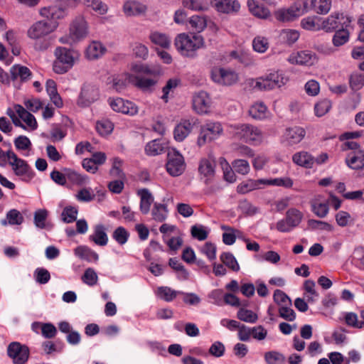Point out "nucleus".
<instances>
[{
  "mask_svg": "<svg viewBox=\"0 0 364 364\" xmlns=\"http://www.w3.org/2000/svg\"><path fill=\"white\" fill-rule=\"evenodd\" d=\"M107 160V155L102 151L92 152V173L98 170V166L102 165Z\"/></svg>",
  "mask_w": 364,
  "mask_h": 364,
  "instance_id": "nucleus-64",
  "label": "nucleus"
},
{
  "mask_svg": "<svg viewBox=\"0 0 364 364\" xmlns=\"http://www.w3.org/2000/svg\"><path fill=\"white\" fill-rule=\"evenodd\" d=\"M151 213L154 220L158 223H162L168 216L167 205L160 203H154Z\"/></svg>",
  "mask_w": 364,
  "mask_h": 364,
  "instance_id": "nucleus-33",
  "label": "nucleus"
},
{
  "mask_svg": "<svg viewBox=\"0 0 364 364\" xmlns=\"http://www.w3.org/2000/svg\"><path fill=\"white\" fill-rule=\"evenodd\" d=\"M166 167L167 172L174 177L181 176L186 170L184 157L174 148L170 149L168 151Z\"/></svg>",
  "mask_w": 364,
  "mask_h": 364,
  "instance_id": "nucleus-8",
  "label": "nucleus"
},
{
  "mask_svg": "<svg viewBox=\"0 0 364 364\" xmlns=\"http://www.w3.org/2000/svg\"><path fill=\"white\" fill-rule=\"evenodd\" d=\"M182 293L181 291H176L171 289L169 287L162 286L157 288L156 294L157 296L166 302H171L175 299L180 294Z\"/></svg>",
  "mask_w": 364,
  "mask_h": 364,
  "instance_id": "nucleus-31",
  "label": "nucleus"
},
{
  "mask_svg": "<svg viewBox=\"0 0 364 364\" xmlns=\"http://www.w3.org/2000/svg\"><path fill=\"white\" fill-rule=\"evenodd\" d=\"M210 4L218 12L223 14L237 13L240 9L237 0H210Z\"/></svg>",
  "mask_w": 364,
  "mask_h": 364,
  "instance_id": "nucleus-16",
  "label": "nucleus"
},
{
  "mask_svg": "<svg viewBox=\"0 0 364 364\" xmlns=\"http://www.w3.org/2000/svg\"><path fill=\"white\" fill-rule=\"evenodd\" d=\"M126 78L129 80V83L134 85L144 91L150 90L156 83V80L154 79L134 76L129 73L126 74Z\"/></svg>",
  "mask_w": 364,
  "mask_h": 364,
  "instance_id": "nucleus-21",
  "label": "nucleus"
},
{
  "mask_svg": "<svg viewBox=\"0 0 364 364\" xmlns=\"http://www.w3.org/2000/svg\"><path fill=\"white\" fill-rule=\"evenodd\" d=\"M8 163L14 174L23 181H28L33 177V170L28 163L17 156L11 150H8Z\"/></svg>",
  "mask_w": 364,
  "mask_h": 364,
  "instance_id": "nucleus-6",
  "label": "nucleus"
},
{
  "mask_svg": "<svg viewBox=\"0 0 364 364\" xmlns=\"http://www.w3.org/2000/svg\"><path fill=\"white\" fill-rule=\"evenodd\" d=\"M191 233L193 237L202 241L207 239L208 232L202 225H195L191 227Z\"/></svg>",
  "mask_w": 364,
  "mask_h": 364,
  "instance_id": "nucleus-61",
  "label": "nucleus"
},
{
  "mask_svg": "<svg viewBox=\"0 0 364 364\" xmlns=\"http://www.w3.org/2000/svg\"><path fill=\"white\" fill-rule=\"evenodd\" d=\"M299 32L294 29H284L280 33L282 40L289 45L294 43L299 39Z\"/></svg>",
  "mask_w": 364,
  "mask_h": 364,
  "instance_id": "nucleus-51",
  "label": "nucleus"
},
{
  "mask_svg": "<svg viewBox=\"0 0 364 364\" xmlns=\"http://www.w3.org/2000/svg\"><path fill=\"white\" fill-rule=\"evenodd\" d=\"M291 64L311 66L318 61L316 54L311 50H301L292 53L288 58Z\"/></svg>",
  "mask_w": 364,
  "mask_h": 364,
  "instance_id": "nucleus-12",
  "label": "nucleus"
},
{
  "mask_svg": "<svg viewBox=\"0 0 364 364\" xmlns=\"http://www.w3.org/2000/svg\"><path fill=\"white\" fill-rule=\"evenodd\" d=\"M34 277L36 282L41 284L48 283L50 279V272L43 267H38L35 270Z\"/></svg>",
  "mask_w": 364,
  "mask_h": 364,
  "instance_id": "nucleus-63",
  "label": "nucleus"
},
{
  "mask_svg": "<svg viewBox=\"0 0 364 364\" xmlns=\"http://www.w3.org/2000/svg\"><path fill=\"white\" fill-rule=\"evenodd\" d=\"M88 31L87 23L83 17L75 19L70 28V38L73 41H80L85 38Z\"/></svg>",
  "mask_w": 364,
  "mask_h": 364,
  "instance_id": "nucleus-14",
  "label": "nucleus"
},
{
  "mask_svg": "<svg viewBox=\"0 0 364 364\" xmlns=\"http://www.w3.org/2000/svg\"><path fill=\"white\" fill-rule=\"evenodd\" d=\"M149 38L153 44L163 48H168L171 46V38L169 36L159 31H151Z\"/></svg>",
  "mask_w": 364,
  "mask_h": 364,
  "instance_id": "nucleus-29",
  "label": "nucleus"
},
{
  "mask_svg": "<svg viewBox=\"0 0 364 364\" xmlns=\"http://www.w3.org/2000/svg\"><path fill=\"white\" fill-rule=\"evenodd\" d=\"M66 176L72 183L80 186L86 183L89 180L87 176H82L77 172L71 170L66 171Z\"/></svg>",
  "mask_w": 364,
  "mask_h": 364,
  "instance_id": "nucleus-60",
  "label": "nucleus"
},
{
  "mask_svg": "<svg viewBox=\"0 0 364 364\" xmlns=\"http://www.w3.org/2000/svg\"><path fill=\"white\" fill-rule=\"evenodd\" d=\"M347 166L354 170L364 168V151L350 152L346 159Z\"/></svg>",
  "mask_w": 364,
  "mask_h": 364,
  "instance_id": "nucleus-23",
  "label": "nucleus"
},
{
  "mask_svg": "<svg viewBox=\"0 0 364 364\" xmlns=\"http://www.w3.org/2000/svg\"><path fill=\"white\" fill-rule=\"evenodd\" d=\"M210 106V98L205 92H200L193 97V107L198 114L208 112Z\"/></svg>",
  "mask_w": 364,
  "mask_h": 364,
  "instance_id": "nucleus-19",
  "label": "nucleus"
},
{
  "mask_svg": "<svg viewBox=\"0 0 364 364\" xmlns=\"http://www.w3.org/2000/svg\"><path fill=\"white\" fill-rule=\"evenodd\" d=\"M223 129L218 122H208L201 126L200 134L197 140L198 145L202 146L206 143L217 139L222 135Z\"/></svg>",
  "mask_w": 364,
  "mask_h": 364,
  "instance_id": "nucleus-7",
  "label": "nucleus"
},
{
  "mask_svg": "<svg viewBox=\"0 0 364 364\" xmlns=\"http://www.w3.org/2000/svg\"><path fill=\"white\" fill-rule=\"evenodd\" d=\"M114 129V124L109 119H102L96 124V130L101 136L109 134Z\"/></svg>",
  "mask_w": 364,
  "mask_h": 364,
  "instance_id": "nucleus-49",
  "label": "nucleus"
},
{
  "mask_svg": "<svg viewBox=\"0 0 364 364\" xmlns=\"http://www.w3.org/2000/svg\"><path fill=\"white\" fill-rule=\"evenodd\" d=\"M311 211L318 218H323L328 213L329 204L326 200H322L318 196L311 202Z\"/></svg>",
  "mask_w": 364,
  "mask_h": 364,
  "instance_id": "nucleus-20",
  "label": "nucleus"
},
{
  "mask_svg": "<svg viewBox=\"0 0 364 364\" xmlns=\"http://www.w3.org/2000/svg\"><path fill=\"white\" fill-rule=\"evenodd\" d=\"M129 237V232L122 226L117 228L112 233L113 239L120 245H124L127 242Z\"/></svg>",
  "mask_w": 364,
  "mask_h": 364,
  "instance_id": "nucleus-50",
  "label": "nucleus"
},
{
  "mask_svg": "<svg viewBox=\"0 0 364 364\" xmlns=\"http://www.w3.org/2000/svg\"><path fill=\"white\" fill-rule=\"evenodd\" d=\"M108 102L111 108L117 112H122V114L134 116L139 112L138 107L134 102L129 100H124L120 97L115 99L109 98Z\"/></svg>",
  "mask_w": 364,
  "mask_h": 364,
  "instance_id": "nucleus-13",
  "label": "nucleus"
},
{
  "mask_svg": "<svg viewBox=\"0 0 364 364\" xmlns=\"http://www.w3.org/2000/svg\"><path fill=\"white\" fill-rule=\"evenodd\" d=\"M210 77L215 83L230 86L238 80V75L232 70L224 68H213L210 73Z\"/></svg>",
  "mask_w": 364,
  "mask_h": 364,
  "instance_id": "nucleus-10",
  "label": "nucleus"
},
{
  "mask_svg": "<svg viewBox=\"0 0 364 364\" xmlns=\"http://www.w3.org/2000/svg\"><path fill=\"white\" fill-rule=\"evenodd\" d=\"M23 222V217L21 213L16 210H10L6 213V219L1 220V225H6L7 223L9 225H21Z\"/></svg>",
  "mask_w": 364,
  "mask_h": 364,
  "instance_id": "nucleus-40",
  "label": "nucleus"
},
{
  "mask_svg": "<svg viewBox=\"0 0 364 364\" xmlns=\"http://www.w3.org/2000/svg\"><path fill=\"white\" fill-rule=\"evenodd\" d=\"M262 186H264V179H248L237 185V192L240 194H246L261 188Z\"/></svg>",
  "mask_w": 364,
  "mask_h": 364,
  "instance_id": "nucleus-26",
  "label": "nucleus"
},
{
  "mask_svg": "<svg viewBox=\"0 0 364 364\" xmlns=\"http://www.w3.org/2000/svg\"><path fill=\"white\" fill-rule=\"evenodd\" d=\"M350 87L353 90H359L364 86V74L355 73L349 77Z\"/></svg>",
  "mask_w": 364,
  "mask_h": 364,
  "instance_id": "nucleus-57",
  "label": "nucleus"
},
{
  "mask_svg": "<svg viewBox=\"0 0 364 364\" xmlns=\"http://www.w3.org/2000/svg\"><path fill=\"white\" fill-rule=\"evenodd\" d=\"M292 185L293 181L289 177L264 179V186H274L284 188H291Z\"/></svg>",
  "mask_w": 364,
  "mask_h": 364,
  "instance_id": "nucleus-48",
  "label": "nucleus"
},
{
  "mask_svg": "<svg viewBox=\"0 0 364 364\" xmlns=\"http://www.w3.org/2000/svg\"><path fill=\"white\" fill-rule=\"evenodd\" d=\"M287 81L288 78L282 72L279 70H270L257 79L254 87L262 91L272 90L282 87Z\"/></svg>",
  "mask_w": 364,
  "mask_h": 364,
  "instance_id": "nucleus-5",
  "label": "nucleus"
},
{
  "mask_svg": "<svg viewBox=\"0 0 364 364\" xmlns=\"http://www.w3.org/2000/svg\"><path fill=\"white\" fill-rule=\"evenodd\" d=\"M220 164L223 170L224 178L229 183H233L236 181V176L231 167L226 159L223 157L220 158Z\"/></svg>",
  "mask_w": 364,
  "mask_h": 364,
  "instance_id": "nucleus-46",
  "label": "nucleus"
},
{
  "mask_svg": "<svg viewBox=\"0 0 364 364\" xmlns=\"http://www.w3.org/2000/svg\"><path fill=\"white\" fill-rule=\"evenodd\" d=\"M123 12L127 16H139L144 15L147 11L146 5L136 0H129L123 5Z\"/></svg>",
  "mask_w": 364,
  "mask_h": 364,
  "instance_id": "nucleus-17",
  "label": "nucleus"
},
{
  "mask_svg": "<svg viewBox=\"0 0 364 364\" xmlns=\"http://www.w3.org/2000/svg\"><path fill=\"white\" fill-rule=\"evenodd\" d=\"M264 360L267 364H284L286 358L282 353L272 350L265 353Z\"/></svg>",
  "mask_w": 364,
  "mask_h": 364,
  "instance_id": "nucleus-44",
  "label": "nucleus"
},
{
  "mask_svg": "<svg viewBox=\"0 0 364 364\" xmlns=\"http://www.w3.org/2000/svg\"><path fill=\"white\" fill-rule=\"evenodd\" d=\"M182 5L193 11H205L209 9L208 0H183Z\"/></svg>",
  "mask_w": 364,
  "mask_h": 364,
  "instance_id": "nucleus-34",
  "label": "nucleus"
},
{
  "mask_svg": "<svg viewBox=\"0 0 364 364\" xmlns=\"http://www.w3.org/2000/svg\"><path fill=\"white\" fill-rule=\"evenodd\" d=\"M137 194L140 196V211L142 214L146 215L150 211V207L154 203V196L146 188L139 190Z\"/></svg>",
  "mask_w": 364,
  "mask_h": 364,
  "instance_id": "nucleus-25",
  "label": "nucleus"
},
{
  "mask_svg": "<svg viewBox=\"0 0 364 364\" xmlns=\"http://www.w3.org/2000/svg\"><path fill=\"white\" fill-rule=\"evenodd\" d=\"M165 144L159 139H154L146 144L145 152L149 156H156L164 151Z\"/></svg>",
  "mask_w": 364,
  "mask_h": 364,
  "instance_id": "nucleus-38",
  "label": "nucleus"
},
{
  "mask_svg": "<svg viewBox=\"0 0 364 364\" xmlns=\"http://www.w3.org/2000/svg\"><path fill=\"white\" fill-rule=\"evenodd\" d=\"M48 218V211L45 209H38L34 213L33 222L36 228L43 229Z\"/></svg>",
  "mask_w": 364,
  "mask_h": 364,
  "instance_id": "nucleus-56",
  "label": "nucleus"
},
{
  "mask_svg": "<svg viewBox=\"0 0 364 364\" xmlns=\"http://www.w3.org/2000/svg\"><path fill=\"white\" fill-rule=\"evenodd\" d=\"M321 30L326 32H332L340 28L338 14L331 15L325 19L321 20Z\"/></svg>",
  "mask_w": 364,
  "mask_h": 364,
  "instance_id": "nucleus-39",
  "label": "nucleus"
},
{
  "mask_svg": "<svg viewBox=\"0 0 364 364\" xmlns=\"http://www.w3.org/2000/svg\"><path fill=\"white\" fill-rule=\"evenodd\" d=\"M311 6L317 14H326L331 9V0H312Z\"/></svg>",
  "mask_w": 364,
  "mask_h": 364,
  "instance_id": "nucleus-43",
  "label": "nucleus"
},
{
  "mask_svg": "<svg viewBox=\"0 0 364 364\" xmlns=\"http://www.w3.org/2000/svg\"><path fill=\"white\" fill-rule=\"evenodd\" d=\"M10 74L13 81L19 78L21 82L28 81L32 75L28 68L19 64H15L10 68Z\"/></svg>",
  "mask_w": 364,
  "mask_h": 364,
  "instance_id": "nucleus-22",
  "label": "nucleus"
},
{
  "mask_svg": "<svg viewBox=\"0 0 364 364\" xmlns=\"http://www.w3.org/2000/svg\"><path fill=\"white\" fill-rule=\"evenodd\" d=\"M285 218L289 221V223L294 228L301 223L303 215L297 209L291 208L287 211Z\"/></svg>",
  "mask_w": 364,
  "mask_h": 364,
  "instance_id": "nucleus-47",
  "label": "nucleus"
},
{
  "mask_svg": "<svg viewBox=\"0 0 364 364\" xmlns=\"http://www.w3.org/2000/svg\"><path fill=\"white\" fill-rule=\"evenodd\" d=\"M267 107L263 102L252 105L249 109V114L255 119H264L267 117Z\"/></svg>",
  "mask_w": 364,
  "mask_h": 364,
  "instance_id": "nucleus-37",
  "label": "nucleus"
},
{
  "mask_svg": "<svg viewBox=\"0 0 364 364\" xmlns=\"http://www.w3.org/2000/svg\"><path fill=\"white\" fill-rule=\"evenodd\" d=\"M233 134L239 139L246 143L259 144L263 140L261 130L252 124H238L231 125Z\"/></svg>",
  "mask_w": 364,
  "mask_h": 364,
  "instance_id": "nucleus-4",
  "label": "nucleus"
},
{
  "mask_svg": "<svg viewBox=\"0 0 364 364\" xmlns=\"http://www.w3.org/2000/svg\"><path fill=\"white\" fill-rule=\"evenodd\" d=\"M321 18L317 16H309L303 18L300 21V26L309 31H318L321 30Z\"/></svg>",
  "mask_w": 364,
  "mask_h": 364,
  "instance_id": "nucleus-28",
  "label": "nucleus"
},
{
  "mask_svg": "<svg viewBox=\"0 0 364 364\" xmlns=\"http://www.w3.org/2000/svg\"><path fill=\"white\" fill-rule=\"evenodd\" d=\"M215 161L212 158L202 159L199 162L198 172L200 178L208 183L214 177L215 173Z\"/></svg>",
  "mask_w": 364,
  "mask_h": 364,
  "instance_id": "nucleus-15",
  "label": "nucleus"
},
{
  "mask_svg": "<svg viewBox=\"0 0 364 364\" xmlns=\"http://www.w3.org/2000/svg\"><path fill=\"white\" fill-rule=\"evenodd\" d=\"M191 28L198 33L202 32L207 26L205 16L194 15L189 18Z\"/></svg>",
  "mask_w": 364,
  "mask_h": 364,
  "instance_id": "nucleus-41",
  "label": "nucleus"
},
{
  "mask_svg": "<svg viewBox=\"0 0 364 364\" xmlns=\"http://www.w3.org/2000/svg\"><path fill=\"white\" fill-rule=\"evenodd\" d=\"M292 160L297 165L306 168H311L314 164V158L305 151L296 153L293 155Z\"/></svg>",
  "mask_w": 364,
  "mask_h": 364,
  "instance_id": "nucleus-35",
  "label": "nucleus"
},
{
  "mask_svg": "<svg viewBox=\"0 0 364 364\" xmlns=\"http://www.w3.org/2000/svg\"><path fill=\"white\" fill-rule=\"evenodd\" d=\"M204 43L203 36L196 33H179L174 41L176 50L181 55L187 58H195L197 50L203 48Z\"/></svg>",
  "mask_w": 364,
  "mask_h": 364,
  "instance_id": "nucleus-2",
  "label": "nucleus"
},
{
  "mask_svg": "<svg viewBox=\"0 0 364 364\" xmlns=\"http://www.w3.org/2000/svg\"><path fill=\"white\" fill-rule=\"evenodd\" d=\"M220 258L223 263L232 271L238 272L240 270L239 264L232 253L223 252Z\"/></svg>",
  "mask_w": 364,
  "mask_h": 364,
  "instance_id": "nucleus-45",
  "label": "nucleus"
},
{
  "mask_svg": "<svg viewBox=\"0 0 364 364\" xmlns=\"http://www.w3.org/2000/svg\"><path fill=\"white\" fill-rule=\"evenodd\" d=\"M234 171L240 174L246 175L250 172V167L247 161L235 159L232 162Z\"/></svg>",
  "mask_w": 364,
  "mask_h": 364,
  "instance_id": "nucleus-58",
  "label": "nucleus"
},
{
  "mask_svg": "<svg viewBox=\"0 0 364 364\" xmlns=\"http://www.w3.org/2000/svg\"><path fill=\"white\" fill-rule=\"evenodd\" d=\"M7 355L12 360L13 364H26L29 358V348L19 342L14 341L7 347Z\"/></svg>",
  "mask_w": 364,
  "mask_h": 364,
  "instance_id": "nucleus-9",
  "label": "nucleus"
},
{
  "mask_svg": "<svg viewBox=\"0 0 364 364\" xmlns=\"http://www.w3.org/2000/svg\"><path fill=\"white\" fill-rule=\"evenodd\" d=\"M247 6L251 14L259 18H267L270 15L269 9L255 0H248Z\"/></svg>",
  "mask_w": 364,
  "mask_h": 364,
  "instance_id": "nucleus-30",
  "label": "nucleus"
},
{
  "mask_svg": "<svg viewBox=\"0 0 364 364\" xmlns=\"http://www.w3.org/2000/svg\"><path fill=\"white\" fill-rule=\"evenodd\" d=\"M92 242L100 246L107 245L108 242V236L106 232V228L103 225H97L95 227V231L92 235Z\"/></svg>",
  "mask_w": 364,
  "mask_h": 364,
  "instance_id": "nucleus-36",
  "label": "nucleus"
},
{
  "mask_svg": "<svg viewBox=\"0 0 364 364\" xmlns=\"http://www.w3.org/2000/svg\"><path fill=\"white\" fill-rule=\"evenodd\" d=\"M350 38V33L348 30L344 29H338L336 31L333 38L332 43L334 46L339 47L344 44H346Z\"/></svg>",
  "mask_w": 364,
  "mask_h": 364,
  "instance_id": "nucleus-42",
  "label": "nucleus"
},
{
  "mask_svg": "<svg viewBox=\"0 0 364 364\" xmlns=\"http://www.w3.org/2000/svg\"><path fill=\"white\" fill-rule=\"evenodd\" d=\"M305 135L306 131L303 127L298 126L289 127L286 129L283 135L284 141L288 145H294L301 141Z\"/></svg>",
  "mask_w": 364,
  "mask_h": 364,
  "instance_id": "nucleus-18",
  "label": "nucleus"
},
{
  "mask_svg": "<svg viewBox=\"0 0 364 364\" xmlns=\"http://www.w3.org/2000/svg\"><path fill=\"white\" fill-rule=\"evenodd\" d=\"M253 49L260 53H264L269 48L267 38L262 36H257L252 41Z\"/></svg>",
  "mask_w": 364,
  "mask_h": 364,
  "instance_id": "nucleus-59",
  "label": "nucleus"
},
{
  "mask_svg": "<svg viewBox=\"0 0 364 364\" xmlns=\"http://www.w3.org/2000/svg\"><path fill=\"white\" fill-rule=\"evenodd\" d=\"M54 55L55 60L53 62V69L57 74L68 72L78 59V53L75 50L65 47L56 48Z\"/></svg>",
  "mask_w": 364,
  "mask_h": 364,
  "instance_id": "nucleus-3",
  "label": "nucleus"
},
{
  "mask_svg": "<svg viewBox=\"0 0 364 364\" xmlns=\"http://www.w3.org/2000/svg\"><path fill=\"white\" fill-rule=\"evenodd\" d=\"M300 5L293 4L288 8H281L274 11L275 18L282 23L292 22L303 15Z\"/></svg>",
  "mask_w": 364,
  "mask_h": 364,
  "instance_id": "nucleus-11",
  "label": "nucleus"
},
{
  "mask_svg": "<svg viewBox=\"0 0 364 364\" xmlns=\"http://www.w3.org/2000/svg\"><path fill=\"white\" fill-rule=\"evenodd\" d=\"M193 129L192 123L187 119L181 120V122L178 124L173 131L174 139L177 141H183L188 135L190 134Z\"/></svg>",
  "mask_w": 364,
  "mask_h": 364,
  "instance_id": "nucleus-24",
  "label": "nucleus"
},
{
  "mask_svg": "<svg viewBox=\"0 0 364 364\" xmlns=\"http://www.w3.org/2000/svg\"><path fill=\"white\" fill-rule=\"evenodd\" d=\"M273 299L274 302L281 306L285 305L291 306V301L290 298L280 289H276L274 291Z\"/></svg>",
  "mask_w": 364,
  "mask_h": 364,
  "instance_id": "nucleus-62",
  "label": "nucleus"
},
{
  "mask_svg": "<svg viewBox=\"0 0 364 364\" xmlns=\"http://www.w3.org/2000/svg\"><path fill=\"white\" fill-rule=\"evenodd\" d=\"M238 209L245 215L252 216L259 212V208L253 205L249 200H240L238 204Z\"/></svg>",
  "mask_w": 364,
  "mask_h": 364,
  "instance_id": "nucleus-52",
  "label": "nucleus"
},
{
  "mask_svg": "<svg viewBox=\"0 0 364 364\" xmlns=\"http://www.w3.org/2000/svg\"><path fill=\"white\" fill-rule=\"evenodd\" d=\"M331 108V102L329 100L324 99L317 102L314 106L315 114L318 117H323Z\"/></svg>",
  "mask_w": 364,
  "mask_h": 364,
  "instance_id": "nucleus-55",
  "label": "nucleus"
},
{
  "mask_svg": "<svg viewBox=\"0 0 364 364\" xmlns=\"http://www.w3.org/2000/svg\"><path fill=\"white\" fill-rule=\"evenodd\" d=\"M237 316L240 320L250 323H255L258 319V316L255 313L246 309H240L237 311Z\"/></svg>",
  "mask_w": 364,
  "mask_h": 364,
  "instance_id": "nucleus-54",
  "label": "nucleus"
},
{
  "mask_svg": "<svg viewBox=\"0 0 364 364\" xmlns=\"http://www.w3.org/2000/svg\"><path fill=\"white\" fill-rule=\"evenodd\" d=\"M15 111L21 118L32 130H35L38 127V124L35 117L28 112L23 106L16 105Z\"/></svg>",
  "mask_w": 364,
  "mask_h": 364,
  "instance_id": "nucleus-27",
  "label": "nucleus"
},
{
  "mask_svg": "<svg viewBox=\"0 0 364 364\" xmlns=\"http://www.w3.org/2000/svg\"><path fill=\"white\" fill-rule=\"evenodd\" d=\"M40 14L47 20H40L33 23L27 30V36L34 41L33 48L37 51H45L52 44L50 34L58 27L56 21L63 18L65 11L57 6L44 7Z\"/></svg>",
  "mask_w": 364,
  "mask_h": 364,
  "instance_id": "nucleus-1",
  "label": "nucleus"
},
{
  "mask_svg": "<svg viewBox=\"0 0 364 364\" xmlns=\"http://www.w3.org/2000/svg\"><path fill=\"white\" fill-rule=\"evenodd\" d=\"M77 209L73 206H66L61 213V218L64 223H70L76 220Z\"/></svg>",
  "mask_w": 364,
  "mask_h": 364,
  "instance_id": "nucleus-53",
  "label": "nucleus"
},
{
  "mask_svg": "<svg viewBox=\"0 0 364 364\" xmlns=\"http://www.w3.org/2000/svg\"><path fill=\"white\" fill-rule=\"evenodd\" d=\"M91 104V85L85 84L81 87L77 100V105L82 108L89 107Z\"/></svg>",
  "mask_w": 364,
  "mask_h": 364,
  "instance_id": "nucleus-32",
  "label": "nucleus"
}]
</instances>
